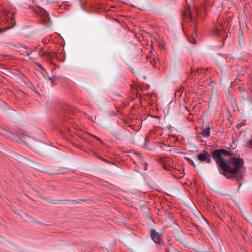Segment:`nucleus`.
Here are the masks:
<instances>
[{
	"label": "nucleus",
	"mask_w": 252,
	"mask_h": 252,
	"mask_svg": "<svg viewBox=\"0 0 252 252\" xmlns=\"http://www.w3.org/2000/svg\"><path fill=\"white\" fill-rule=\"evenodd\" d=\"M216 64L219 67L225 65L226 63V59L220 54H218L216 58Z\"/></svg>",
	"instance_id": "nucleus-7"
},
{
	"label": "nucleus",
	"mask_w": 252,
	"mask_h": 252,
	"mask_svg": "<svg viewBox=\"0 0 252 252\" xmlns=\"http://www.w3.org/2000/svg\"><path fill=\"white\" fill-rule=\"evenodd\" d=\"M182 232L181 230L180 227L178 225H177V228L174 232V237L177 240L179 241H181L182 240Z\"/></svg>",
	"instance_id": "nucleus-9"
},
{
	"label": "nucleus",
	"mask_w": 252,
	"mask_h": 252,
	"mask_svg": "<svg viewBox=\"0 0 252 252\" xmlns=\"http://www.w3.org/2000/svg\"><path fill=\"white\" fill-rule=\"evenodd\" d=\"M158 61V59L157 57H154L153 60H151L150 62L152 65V66L154 67L156 66L157 62Z\"/></svg>",
	"instance_id": "nucleus-15"
},
{
	"label": "nucleus",
	"mask_w": 252,
	"mask_h": 252,
	"mask_svg": "<svg viewBox=\"0 0 252 252\" xmlns=\"http://www.w3.org/2000/svg\"><path fill=\"white\" fill-rule=\"evenodd\" d=\"M36 65L37 66H38L39 68L41 69H43V66L39 63H36Z\"/></svg>",
	"instance_id": "nucleus-22"
},
{
	"label": "nucleus",
	"mask_w": 252,
	"mask_h": 252,
	"mask_svg": "<svg viewBox=\"0 0 252 252\" xmlns=\"http://www.w3.org/2000/svg\"><path fill=\"white\" fill-rule=\"evenodd\" d=\"M233 153L229 150L224 149L215 150L212 156L206 150H203L197 155V158L201 161H206L210 163L212 161L211 157L215 160L220 168L219 172L227 178V174H236V158H231L230 159H224L222 156H232Z\"/></svg>",
	"instance_id": "nucleus-1"
},
{
	"label": "nucleus",
	"mask_w": 252,
	"mask_h": 252,
	"mask_svg": "<svg viewBox=\"0 0 252 252\" xmlns=\"http://www.w3.org/2000/svg\"><path fill=\"white\" fill-rule=\"evenodd\" d=\"M150 235L153 241L158 244L162 245L163 244V240L162 234L157 232L154 229H151L150 230Z\"/></svg>",
	"instance_id": "nucleus-5"
},
{
	"label": "nucleus",
	"mask_w": 252,
	"mask_h": 252,
	"mask_svg": "<svg viewBox=\"0 0 252 252\" xmlns=\"http://www.w3.org/2000/svg\"><path fill=\"white\" fill-rule=\"evenodd\" d=\"M239 42L240 46H242L244 43V39L242 36L241 33H239Z\"/></svg>",
	"instance_id": "nucleus-16"
},
{
	"label": "nucleus",
	"mask_w": 252,
	"mask_h": 252,
	"mask_svg": "<svg viewBox=\"0 0 252 252\" xmlns=\"http://www.w3.org/2000/svg\"><path fill=\"white\" fill-rule=\"evenodd\" d=\"M93 137L95 138L96 139H97V140L99 141H101V140L98 138L97 136H95V135H93Z\"/></svg>",
	"instance_id": "nucleus-23"
},
{
	"label": "nucleus",
	"mask_w": 252,
	"mask_h": 252,
	"mask_svg": "<svg viewBox=\"0 0 252 252\" xmlns=\"http://www.w3.org/2000/svg\"><path fill=\"white\" fill-rule=\"evenodd\" d=\"M248 145L252 148V139L248 141Z\"/></svg>",
	"instance_id": "nucleus-21"
},
{
	"label": "nucleus",
	"mask_w": 252,
	"mask_h": 252,
	"mask_svg": "<svg viewBox=\"0 0 252 252\" xmlns=\"http://www.w3.org/2000/svg\"><path fill=\"white\" fill-rule=\"evenodd\" d=\"M241 235L242 237H243V238L245 240H246H246H247V238H246V236H245V235H247V234L245 232H242V233L241 234Z\"/></svg>",
	"instance_id": "nucleus-19"
},
{
	"label": "nucleus",
	"mask_w": 252,
	"mask_h": 252,
	"mask_svg": "<svg viewBox=\"0 0 252 252\" xmlns=\"http://www.w3.org/2000/svg\"><path fill=\"white\" fill-rule=\"evenodd\" d=\"M3 14L6 16L8 21L10 20V21L9 22V26H8L6 29H0V32H4L6 30H9L13 28L16 25L14 14L13 13H11L9 11L4 10L3 12Z\"/></svg>",
	"instance_id": "nucleus-4"
},
{
	"label": "nucleus",
	"mask_w": 252,
	"mask_h": 252,
	"mask_svg": "<svg viewBox=\"0 0 252 252\" xmlns=\"http://www.w3.org/2000/svg\"><path fill=\"white\" fill-rule=\"evenodd\" d=\"M158 161L159 163L163 165V167L165 170L168 171H172L174 169V161L172 159L170 158H159Z\"/></svg>",
	"instance_id": "nucleus-2"
},
{
	"label": "nucleus",
	"mask_w": 252,
	"mask_h": 252,
	"mask_svg": "<svg viewBox=\"0 0 252 252\" xmlns=\"http://www.w3.org/2000/svg\"><path fill=\"white\" fill-rule=\"evenodd\" d=\"M33 168H34L39 171H44V167L43 166V165L39 163H37V162L33 163Z\"/></svg>",
	"instance_id": "nucleus-11"
},
{
	"label": "nucleus",
	"mask_w": 252,
	"mask_h": 252,
	"mask_svg": "<svg viewBox=\"0 0 252 252\" xmlns=\"http://www.w3.org/2000/svg\"><path fill=\"white\" fill-rule=\"evenodd\" d=\"M175 250V249L174 248V247H172V246H170L169 248V249H167L166 250V251L168 252H172L174 251Z\"/></svg>",
	"instance_id": "nucleus-17"
},
{
	"label": "nucleus",
	"mask_w": 252,
	"mask_h": 252,
	"mask_svg": "<svg viewBox=\"0 0 252 252\" xmlns=\"http://www.w3.org/2000/svg\"><path fill=\"white\" fill-rule=\"evenodd\" d=\"M144 169H145V170H146V166H145Z\"/></svg>",
	"instance_id": "nucleus-29"
},
{
	"label": "nucleus",
	"mask_w": 252,
	"mask_h": 252,
	"mask_svg": "<svg viewBox=\"0 0 252 252\" xmlns=\"http://www.w3.org/2000/svg\"><path fill=\"white\" fill-rule=\"evenodd\" d=\"M244 164V160L237 158V181L242 179L246 175V168Z\"/></svg>",
	"instance_id": "nucleus-3"
},
{
	"label": "nucleus",
	"mask_w": 252,
	"mask_h": 252,
	"mask_svg": "<svg viewBox=\"0 0 252 252\" xmlns=\"http://www.w3.org/2000/svg\"><path fill=\"white\" fill-rule=\"evenodd\" d=\"M35 144L32 145L31 148L37 152H40L39 145H42V143L36 142Z\"/></svg>",
	"instance_id": "nucleus-12"
},
{
	"label": "nucleus",
	"mask_w": 252,
	"mask_h": 252,
	"mask_svg": "<svg viewBox=\"0 0 252 252\" xmlns=\"http://www.w3.org/2000/svg\"><path fill=\"white\" fill-rule=\"evenodd\" d=\"M241 185H242V183H240L239 185V187H240Z\"/></svg>",
	"instance_id": "nucleus-26"
},
{
	"label": "nucleus",
	"mask_w": 252,
	"mask_h": 252,
	"mask_svg": "<svg viewBox=\"0 0 252 252\" xmlns=\"http://www.w3.org/2000/svg\"><path fill=\"white\" fill-rule=\"evenodd\" d=\"M194 0H192V1H194Z\"/></svg>",
	"instance_id": "nucleus-30"
},
{
	"label": "nucleus",
	"mask_w": 252,
	"mask_h": 252,
	"mask_svg": "<svg viewBox=\"0 0 252 252\" xmlns=\"http://www.w3.org/2000/svg\"><path fill=\"white\" fill-rule=\"evenodd\" d=\"M92 121L93 122H94V120H93V119H92Z\"/></svg>",
	"instance_id": "nucleus-28"
},
{
	"label": "nucleus",
	"mask_w": 252,
	"mask_h": 252,
	"mask_svg": "<svg viewBox=\"0 0 252 252\" xmlns=\"http://www.w3.org/2000/svg\"><path fill=\"white\" fill-rule=\"evenodd\" d=\"M191 164L194 166L195 167V164L194 163V162L193 161L191 162Z\"/></svg>",
	"instance_id": "nucleus-25"
},
{
	"label": "nucleus",
	"mask_w": 252,
	"mask_h": 252,
	"mask_svg": "<svg viewBox=\"0 0 252 252\" xmlns=\"http://www.w3.org/2000/svg\"><path fill=\"white\" fill-rule=\"evenodd\" d=\"M39 54L41 56H45V57H46L47 60H48V62L49 63H51L52 62L51 59L52 58H54L56 56V54L54 53H46L43 51V49H41L40 50Z\"/></svg>",
	"instance_id": "nucleus-8"
},
{
	"label": "nucleus",
	"mask_w": 252,
	"mask_h": 252,
	"mask_svg": "<svg viewBox=\"0 0 252 252\" xmlns=\"http://www.w3.org/2000/svg\"><path fill=\"white\" fill-rule=\"evenodd\" d=\"M189 22L190 23L193 25L194 26H195V24H194V19H193V18L192 17V16H190L189 17Z\"/></svg>",
	"instance_id": "nucleus-20"
},
{
	"label": "nucleus",
	"mask_w": 252,
	"mask_h": 252,
	"mask_svg": "<svg viewBox=\"0 0 252 252\" xmlns=\"http://www.w3.org/2000/svg\"><path fill=\"white\" fill-rule=\"evenodd\" d=\"M100 159H101V160H102L103 161H104L105 162H107L106 160H105L104 158H99Z\"/></svg>",
	"instance_id": "nucleus-24"
},
{
	"label": "nucleus",
	"mask_w": 252,
	"mask_h": 252,
	"mask_svg": "<svg viewBox=\"0 0 252 252\" xmlns=\"http://www.w3.org/2000/svg\"><path fill=\"white\" fill-rule=\"evenodd\" d=\"M200 134L205 137H208L210 135V128L209 127H202Z\"/></svg>",
	"instance_id": "nucleus-10"
},
{
	"label": "nucleus",
	"mask_w": 252,
	"mask_h": 252,
	"mask_svg": "<svg viewBox=\"0 0 252 252\" xmlns=\"http://www.w3.org/2000/svg\"><path fill=\"white\" fill-rule=\"evenodd\" d=\"M8 133L9 135L8 136L13 140L17 141L19 139V136L17 134L11 132H9Z\"/></svg>",
	"instance_id": "nucleus-13"
},
{
	"label": "nucleus",
	"mask_w": 252,
	"mask_h": 252,
	"mask_svg": "<svg viewBox=\"0 0 252 252\" xmlns=\"http://www.w3.org/2000/svg\"><path fill=\"white\" fill-rule=\"evenodd\" d=\"M237 80H239V81H241V80L240 78H237Z\"/></svg>",
	"instance_id": "nucleus-27"
},
{
	"label": "nucleus",
	"mask_w": 252,
	"mask_h": 252,
	"mask_svg": "<svg viewBox=\"0 0 252 252\" xmlns=\"http://www.w3.org/2000/svg\"><path fill=\"white\" fill-rule=\"evenodd\" d=\"M212 34L215 35L222 36V35H221L222 33H221V32H220L218 29L216 28H215L213 29Z\"/></svg>",
	"instance_id": "nucleus-14"
},
{
	"label": "nucleus",
	"mask_w": 252,
	"mask_h": 252,
	"mask_svg": "<svg viewBox=\"0 0 252 252\" xmlns=\"http://www.w3.org/2000/svg\"><path fill=\"white\" fill-rule=\"evenodd\" d=\"M189 42L192 44H195L196 43V40L193 37H191L189 39Z\"/></svg>",
	"instance_id": "nucleus-18"
},
{
	"label": "nucleus",
	"mask_w": 252,
	"mask_h": 252,
	"mask_svg": "<svg viewBox=\"0 0 252 252\" xmlns=\"http://www.w3.org/2000/svg\"><path fill=\"white\" fill-rule=\"evenodd\" d=\"M237 85H238L239 91L242 94L239 97L240 100L242 101L247 100L248 99V94L247 91L245 90L243 84L237 83Z\"/></svg>",
	"instance_id": "nucleus-6"
}]
</instances>
